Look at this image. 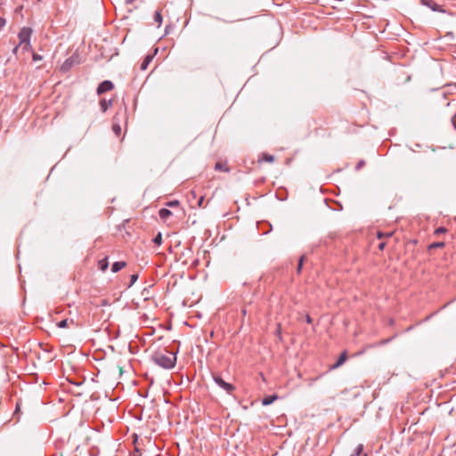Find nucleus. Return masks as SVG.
<instances>
[{"instance_id": "obj_36", "label": "nucleus", "mask_w": 456, "mask_h": 456, "mask_svg": "<svg viewBox=\"0 0 456 456\" xmlns=\"http://www.w3.org/2000/svg\"><path fill=\"white\" fill-rule=\"evenodd\" d=\"M306 322H307L308 323H311V322H312V319H311V317H310L309 315H307V317H306Z\"/></svg>"}, {"instance_id": "obj_8", "label": "nucleus", "mask_w": 456, "mask_h": 456, "mask_svg": "<svg viewBox=\"0 0 456 456\" xmlns=\"http://www.w3.org/2000/svg\"><path fill=\"white\" fill-rule=\"evenodd\" d=\"M346 359H347V353H346V351H344V352H342L340 354V355L338 358L337 362L334 364L331 365L330 369L331 370L338 369V367H340L341 365H343L345 363Z\"/></svg>"}, {"instance_id": "obj_10", "label": "nucleus", "mask_w": 456, "mask_h": 456, "mask_svg": "<svg viewBox=\"0 0 456 456\" xmlns=\"http://www.w3.org/2000/svg\"><path fill=\"white\" fill-rule=\"evenodd\" d=\"M126 262L124 261H117L115 263L112 264V266H111V272L112 273H118V271H120L122 268H124L126 266Z\"/></svg>"}, {"instance_id": "obj_9", "label": "nucleus", "mask_w": 456, "mask_h": 456, "mask_svg": "<svg viewBox=\"0 0 456 456\" xmlns=\"http://www.w3.org/2000/svg\"><path fill=\"white\" fill-rule=\"evenodd\" d=\"M112 105V100L102 99L100 101V107L102 112H106L107 110Z\"/></svg>"}, {"instance_id": "obj_4", "label": "nucleus", "mask_w": 456, "mask_h": 456, "mask_svg": "<svg viewBox=\"0 0 456 456\" xmlns=\"http://www.w3.org/2000/svg\"><path fill=\"white\" fill-rule=\"evenodd\" d=\"M78 63V55L73 54L62 63L61 66V70L62 72H68L74 65Z\"/></svg>"}, {"instance_id": "obj_14", "label": "nucleus", "mask_w": 456, "mask_h": 456, "mask_svg": "<svg viewBox=\"0 0 456 456\" xmlns=\"http://www.w3.org/2000/svg\"><path fill=\"white\" fill-rule=\"evenodd\" d=\"M215 169L216 171H224V172L230 171V168L227 167L226 163H223V162H216L215 165Z\"/></svg>"}, {"instance_id": "obj_29", "label": "nucleus", "mask_w": 456, "mask_h": 456, "mask_svg": "<svg viewBox=\"0 0 456 456\" xmlns=\"http://www.w3.org/2000/svg\"><path fill=\"white\" fill-rule=\"evenodd\" d=\"M203 202H204V196H200L198 200V203H197L198 207L202 208Z\"/></svg>"}, {"instance_id": "obj_19", "label": "nucleus", "mask_w": 456, "mask_h": 456, "mask_svg": "<svg viewBox=\"0 0 456 456\" xmlns=\"http://www.w3.org/2000/svg\"><path fill=\"white\" fill-rule=\"evenodd\" d=\"M153 243L157 246L161 245L162 243V234L161 232H159L152 240Z\"/></svg>"}, {"instance_id": "obj_23", "label": "nucleus", "mask_w": 456, "mask_h": 456, "mask_svg": "<svg viewBox=\"0 0 456 456\" xmlns=\"http://www.w3.org/2000/svg\"><path fill=\"white\" fill-rule=\"evenodd\" d=\"M154 20L158 22L159 24H161L162 22V15L160 12L157 11L154 15Z\"/></svg>"}, {"instance_id": "obj_27", "label": "nucleus", "mask_w": 456, "mask_h": 456, "mask_svg": "<svg viewBox=\"0 0 456 456\" xmlns=\"http://www.w3.org/2000/svg\"><path fill=\"white\" fill-rule=\"evenodd\" d=\"M446 231H447L446 228L441 226V227H438L436 229L435 234H442V233L446 232Z\"/></svg>"}, {"instance_id": "obj_33", "label": "nucleus", "mask_w": 456, "mask_h": 456, "mask_svg": "<svg viewBox=\"0 0 456 456\" xmlns=\"http://www.w3.org/2000/svg\"><path fill=\"white\" fill-rule=\"evenodd\" d=\"M190 194H191V198H192V199H194V200H196V199H197V193H196V191H191L190 192Z\"/></svg>"}, {"instance_id": "obj_30", "label": "nucleus", "mask_w": 456, "mask_h": 456, "mask_svg": "<svg viewBox=\"0 0 456 456\" xmlns=\"http://www.w3.org/2000/svg\"><path fill=\"white\" fill-rule=\"evenodd\" d=\"M245 20V18L239 17V18H235V19H233L232 20H221L224 21V22H232V21H239V20Z\"/></svg>"}, {"instance_id": "obj_16", "label": "nucleus", "mask_w": 456, "mask_h": 456, "mask_svg": "<svg viewBox=\"0 0 456 456\" xmlns=\"http://www.w3.org/2000/svg\"><path fill=\"white\" fill-rule=\"evenodd\" d=\"M69 322L74 323L73 320H70V321H69L68 319L61 320L57 323V327L61 328V329L67 328L69 326Z\"/></svg>"}, {"instance_id": "obj_11", "label": "nucleus", "mask_w": 456, "mask_h": 456, "mask_svg": "<svg viewBox=\"0 0 456 456\" xmlns=\"http://www.w3.org/2000/svg\"><path fill=\"white\" fill-rule=\"evenodd\" d=\"M277 399H278V395H267L263 398L262 404L263 405H270Z\"/></svg>"}, {"instance_id": "obj_18", "label": "nucleus", "mask_w": 456, "mask_h": 456, "mask_svg": "<svg viewBox=\"0 0 456 456\" xmlns=\"http://www.w3.org/2000/svg\"><path fill=\"white\" fill-rule=\"evenodd\" d=\"M394 234V232H378L377 237L378 239L381 240L384 238H390Z\"/></svg>"}, {"instance_id": "obj_35", "label": "nucleus", "mask_w": 456, "mask_h": 456, "mask_svg": "<svg viewBox=\"0 0 456 456\" xmlns=\"http://www.w3.org/2000/svg\"><path fill=\"white\" fill-rule=\"evenodd\" d=\"M452 122L453 126H454V128H455V130H456V120H455V118H454V117L452 118Z\"/></svg>"}, {"instance_id": "obj_3", "label": "nucleus", "mask_w": 456, "mask_h": 456, "mask_svg": "<svg viewBox=\"0 0 456 456\" xmlns=\"http://www.w3.org/2000/svg\"><path fill=\"white\" fill-rule=\"evenodd\" d=\"M213 379H214L215 383L219 387L224 389L227 394L232 395V393L235 390V387L232 384L224 381L223 379V378L218 374H213Z\"/></svg>"}, {"instance_id": "obj_21", "label": "nucleus", "mask_w": 456, "mask_h": 456, "mask_svg": "<svg viewBox=\"0 0 456 456\" xmlns=\"http://www.w3.org/2000/svg\"><path fill=\"white\" fill-rule=\"evenodd\" d=\"M363 445L362 444H358L354 450V452L351 456H360L362 452Z\"/></svg>"}, {"instance_id": "obj_24", "label": "nucleus", "mask_w": 456, "mask_h": 456, "mask_svg": "<svg viewBox=\"0 0 456 456\" xmlns=\"http://www.w3.org/2000/svg\"><path fill=\"white\" fill-rule=\"evenodd\" d=\"M112 129L114 131V133L118 136L121 133V127L118 124H114L113 126H112Z\"/></svg>"}, {"instance_id": "obj_17", "label": "nucleus", "mask_w": 456, "mask_h": 456, "mask_svg": "<svg viewBox=\"0 0 456 456\" xmlns=\"http://www.w3.org/2000/svg\"><path fill=\"white\" fill-rule=\"evenodd\" d=\"M444 245L445 244L443 241L433 242L428 246V250L444 248Z\"/></svg>"}, {"instance_id": "obj_6", "label": "nucleus", "mask_w": 456, "mask_h": 456, "mask_svg": "<svg viewBox=\"0 0 456 456\" xmlns=\"http://www.w3.org/2000/svg\"><path fill=\"white\" fill-rule=\"evenodd\" d=\"M421 4L430 8L434 12H444L442 6L438 5L434 0H420Z\"/></svg>"}, {"instance_id": "obj_12", "label": "nucleus", "mask_w": 456, "mask_h": 456, "mask_svg": "<svg viewBox=\"0 0 456 456\" xmlns=\"http://www.w3.org/2000/svg\"><path fill=\"white\" fill-rule=\"evenodd\" d=\"M159 217L166 221L170 216H172V212L167 208H160L159 211Z\"/></svg>"}, {"instance_id": "obj_28", "label": "nucleus", "mask_w": 456, "mask_h": 456, "mask_svg": "<svg viewBox=\"0 0 456 456\" xmlns=\"http://www.w3.org/2000/svg\"><path fill=\"white\" fill-rule=\"evenodd\" d=\"M32 59H33L34 61H41L43 59V56L39 55L38 53H34L33 55H32Z\"/></svg>"}, {"instance_id": "obj_22", "label": "nucleus", "mask_w": 456, "mask_h": 456, "mask_svg": "<svg viewBox=\"0 0 456 456\" xmlns=\"http://www.w3.org/2000/svg\"><path fill=\"white\" fill-rule=\"evenodd\" d=\"M138 280V274L137 273H134L130 276V283L128 285V288L132 287L135 281Z\"/></svg>"}, {"instance_id": "obj_25", "label": "nucleus", "mask_w": 456, "mask_h": 456, "mask_svg": "<svg viewBox=\"0 0 456 456\" xmlns=\"http://www.w3.org/2000/svg\"><path fill=\"white\" fill-rule=\"evenodd\" d=\"M365 166V161L364 160H360L356 166H355V170L356 171H359L361 170L363 167Z\"/></svg>"}, {"instance_id": "obj_37", "label": "nucleus", "mask_w": 456, "mask_h": 456, "mask_svg": "<svg viewBox=\"0 0 456 456\" xmlns=\"http://www.w3.org/2000/svg\"><path fill=\"white\" fill-rule=\"evenodd\" d=\"M416 243H417L416 240H412V244H416Z\"/></svg>"}, {"instance_id": "obj_34", "label": "nucleus", "mask_w": 456, "mask_h": 456, "mask_svg": "<svg viewBox=\"0 0 456 456\" xmlns=\"http://www.w3.org/2000/svg\"><path fill=\"white\" fill-rule=\"evenodd\" d=\"M135 0H125L126 4H132Z\"/></svg>"}, {"instance_id": "obj_7", "label": "nucleus", "mask_w": 456, "mask_h": 456, "mask_svg": "<svg viewBox=\"0 0 456 456\" xmlns=\"http://www.w3.org/2000/svg\"><path fill=\"white\" fill-rule=\"evenodd\" d=\"M158 50H159L158 48H155L152 54H148V55L145 56V58L143 59L142 62L141 63L140 69L142 70L147 69L149 64L151 62V61L153 60L154 56L157 54Z\"/></svg>"}, {"instance_id": "obj_15", "label": "nucleus", "mask_w": 456, "mask_h": 456, "mask_svg": "<svg viewBox=\"0 0 456 456\" xmlns=\"http://www.w3.org/2000/svg\"><path fill=\"white\" fill-rule=\"evenodd\" d=\"M261 160L272 163L274 161V156L268 153H263Z\"/></svg>"}, {"instance_id": "obj_5", "label": "nucleus", "mask_w": 456, "mask_h": 456, "mask_svg": "<svg viewBox=\"0 0 456 456\" xmlns=\"http://www.w3.org/2000/svg\"><path fill=\"white\" fill-rule=\"evenodd\" d=\"M114 88V84L110 80H104L101 82L96 89L98 95H101L106 92L111 91Z\"/></svg>"}, {"instance_id": "obj_20", "label": "nucleus", "mask_w": 456, "mask_h": 456, "mask_svg": "<svg viewBox=\"0 0 456 456\" xmlns=\"http://www.w3.org/2000/svg\"><path fill=\"white\" fill-rule=\"evenodd\" d=\"M305 256H301L299 260H298V264H297V273H301V270H302V267H303V265H304V261H305Z\"/></svg>"}, {"instance_id": "obj_32", "label": "nucleus", "mask_w": 456, "mask_h": 456, "mask_svg": "<svg viewBox=\"0 0 456 456\" xmlns=\"http://www.w3.org/2000/svg\"><path fill=\"white\" fill-rule=\"evenodd\" d=\"M386 247V242L382 241L378 245L379 250H383Z\"/></svg>"}, {"instance_id": "obj_2", "label": "nucleus", "mask_w": 456, "mask_h": 456, "mask_svg": "<svg viewBox=\"0 0 456 456\" xmlns=\"http://www.w3.org/2000/svg\"><path fill=\"white\" fill-rule=\"evenodd\" d=\"M31 35H32V29L28 27H23L18 34V37L20 39V44L23 45V48L25 50H27L30 47Z\"/></svg>"}, {"instance_id": "obj_26", "label": "nucleus", "mask_w": 456, "mask_h": 456, "mask_svg": "<svg viewBox=\"0 0 456 456\" xmlns=\"http://www.w3.org/2000/svg\"><path fill=\"white\" fill-rule=\"evenodd\" d=\"M167 207H171V208L177 207V206H179V201H178V200H171V201H168V202L167 203Z\"/></svg>"}, {"instance_id": "obj_1", "label": "nucleus", "mask_w": 456, "mask_h": 456, "mask_svg": "<svg viewBox=\"0 0 456 456\" xmlns=\"http://www.w3.org/2000/svg\"><path fill=\"white\" fill-rule=\"evenodd\" d=\"M151 360L156 365L170 370L175 365L176 353L164 348L163 350L154 352L151 355Z\"/></svg>"}, {"instance_id": "obj_13", "label": "nucleus", "mask_w": 456, "mask_h": 456, "mask_svg": "<svg viewBox=\"0 0 456 456\" xmlns=\"http://www.w3.org/2000/svg\"><path fill=\"white\" fill-rule=\"evenodd\" d=\"M109 267V261H108V257H104L101 260L98 261V268L102 271V272H105Z\"/></svg>"}, {"instance_id": "obj_31", "label": "nucleus", "mask_w": 456, "mask_h": 456, "mask_svg": "<svg viewBox=\"0 0 456 456\" xmlns=\"http://www.w3.org/2000/svg\"><path fill=\"white\" fill-rule=\"evenodd\" d=\"M5 25V20L2 17H0V30L4 28Z\"/></svg>"}]
</instances>
